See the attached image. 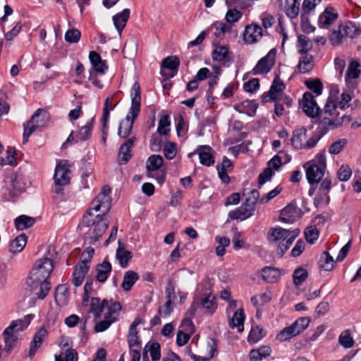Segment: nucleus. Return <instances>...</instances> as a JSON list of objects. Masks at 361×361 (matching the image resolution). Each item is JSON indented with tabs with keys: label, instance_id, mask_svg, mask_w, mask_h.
<instances>
[{
	"label": "nucleus",
	"instance_id": "obj_27",
	"mask_svg": "<svg viewBox=\"0 0 361 361\" xmlns=\"http://www.w3.org/2000/svg\"><path fill=\"white\" fill-rule=\"evenodd\" d=\"M272 350L269 345H262L258 348L250 351L249 359L250 361H262L271 355Z\"/></svg>",
	"mask_w": 361,
	"mask_h": 361
},
{
	"label": "nucleus",
	"instance_id": "obj_56",
	"mask_svg": "<svg viewBox=\"0 0 361 361\" xmlns=\"http://www.w3.org/2000/svg\"><path fill=\"white\" fill-rule=\"evenodd\" d=\"M170 121L168 115H164L159 121L157 133L160 135H166L170 130Z\"/></svg>",
	"mask_w": 361,
	"mask_h": 361
},
{
	"label": "nucleus",
	"instance_id": "obj_3",
	"mask_svg": "<svg viewBox=\"0 0 361 361\" xmlns=\"http://www.w3.org/2000/svg\"><path fill=\"white\" fill-rule=\"evenodd\" d=\"M300 233L299 228L290 230L280 226L271 227L267 231V240L271 244H277L276 255L281 257Z\"/></svg>",
	"mask_w": 361,
	"mask_h": 361
},
{
	"label": "nucleus",
	"instance_id": "obj_7",
	"mask_svg": "<svg viewBox=\"0 0 361 361\" xmlns=\"http://www.w3.org/2000/svg\"><path fill=\"white\" fill-rule=\"evenodd\" d=\"M361 33L360 26L353 22L348 21L340 25L338 30L332 32L330 36V41L332 44H339L343 37H348L354 38L359 36Z\"/></svg>",
	"mask_w": 361,
	"mask_h": 361
},
{
	"label": "nucleus",
	"instance_id": "obj_41",
	"mask_svg": "<svg viewBox=\"0 0 361 361\" xmlns=\"http://www.w3.org/2000/svg\"><path fill=\"white\" fill-rule=\"evenodd\" d=\"M16 331L11 329V327L8 326L4 331V350L7 352H9L11 349L13 347L16 340L17 336L15 334Z\"/></svg>",
	"mask_w": 361,
	"mask_h": 361
},
{
	"label": "nucleus",
	"instance_id": "obj_14",
	"mask_svg": "<svg viewBox=\"0 0 361 361\" xmlns=\"http://www.w3.org/2000/svg\"><path fill=\"white\" fill-rule=\"evenodd\" d=\"M276 51L270 50L268 54L262 58L252 69L253 75H263L269 73L274 65Z\"/></svg>",
	"mask_w": 361,
	"mask_h": 361
},
{
	"label": "nucleus",
	"instance_id": "obj_61",
	"mask_svg": "<svg viewBox=\"0 0 361 361\" xmlns=\"http://www.w3.org/2000/svg\"><path fill=\"white\" fill-rule=\"evenodd\" d=\"M359 63L357 61H352L349 64L346 74H345V80H347L348 78L355 79L359 77L360 71L359 70Z\"/></svg>",
	"mask_w": 361,
	"mask_h": 361
},
{
	"label": "nucleus",
	"instance_id": "obj_33",
	"mask_svg": "<svg viewBox=\"0 0 361 361\" xmlns=\"http://www.w3.org/2000/svg\"><path fill=\"white\" fill-rule=\"evenodd\" d=\"M245 314L242 309L238 310L229 320L228 324L231 329L237 328L238 331L241 333L244 330Z\"/></svg>",
	"mask_w": 361,
	"mask_h": 361
},
{
	"label": "nucleus",
	"instance_id": "obj_24",
	"mask_svg": "<svg viewBox=\"0 0 361 361\" xmlns=\"http://www.w3.org/2000/svg\"><path fill=\"white\" fill-rule=\"evenodd\" d=\"M133 144L134 140L133 138H130L120 147L117 157V161L118 164H126L128 162V161L133 156V153L130 149L133 147Z\"/></svg>",
	"mask_w": 361,
	"mask_h": 361
},
{
	"label": "nucleus",
	"instance_id": "obj_31",
	"mask_svg": "<svg viewBox=\"0 0 361 361\" xmlns=\"http://www.w3.org/2000/svg\"><path fill=\"white\" fill-rule=\"evenodd\" d=\"M298 64V69L300 73H307L314 67L313 56L309 54H302Z\"/></svg>",
	"mask_w": 361,
	"mask_h": 361
},
{
	"label": "nucleus",
	"instance_id": "obj_42",
	"mask_svg": "<svg viewBox=\"0 0 361 361\" xmlns=\"http://www.w3.org/2000/svg\"><path fill=\"white\" fill-rule=\"evenodd\" d=\"M97 279L100 282H104L108 278L109 274L111 271V265L109 262H103L99 264L97 269Z\"/></svg>",
	"mask_w": 361,
	"mask_h": 361
},
{
	"label": "nucleus",
	"instance_id": "obj_6",
	"mask_svg": "<svg viewBox=\"0 0 361 361\" xmlns=\"http://www.w3.org/2000/svg\"><path fill=\"white\" fill-rule=\"evenodd\" d=\"M163 164L162 157L157 154L151 155L146 161L147 176L154 178L160 185L164 184L166 176V171L161 169Z\"/></svg>",
	"mask_w": 361,
	"mask_h": 361
},
{
	"label": "nucleus",
	"instance_id": "obj_46",
	"mask_svg": "<svg viewBox=\"0 0 361 361\" xmlns=\"http://www.w3.org/2000/svg\"><path fill=\"white\" fill-rule=\"evenodd\" d=\"M304 235L306 241L309 244L312 245L317 240L319 235V231L314 226L310 225L305 228Z\"/></svg>",
	"mask_w": 361,
	"mask_h": 361
},
{
	"label": "nucleus",
	"instance_id": "obj_15",
	"mask_svg": "<svg viewBox=\"0 0 361 361\" xmlns=\"http://www.w3.org/2000/svg\"><path fill=\"white\" fill-rule=\"evenodd\" d=\"M300 106L309 117L314 118L319 114L320 109L311 92H306L303 94Z\"/></svg>",
	"mask_w": 361,
	"mask_h": 361
},
{
	"label": "nucleus",
	"instance_id": "obj_4",
	"mask_svg": "<svg viewBox=\"0 0 361 361\" xmlns=\"http://www.w3.org/2000/svg\"><path fill=\"white\" fill-rule=\"evenodd\" d=\"M306 177L310 184L318 183L323 178L326 169V159L324 153L317 156L315 159L304 164Z\"/></svg>",
	"mask_w": 361,
	"mask_h": 361
},
{
	"label": "nucleus",
	"instance_id": "obj_32",
	"mask_svg": "<svg viewBox=\"0 0 361 361\" xmlns=\"http://www.w3.org/2000/svg\"><path fill=\"white\" fill-rule=\"evenodd\" d=\"M306 133L307 130L305 128H297L293 132L291 142L295 149H303Z\"/></svg>",
	"mask_w": 361,
	"mask_h": 361
},
{
	"label": "nucleus",
	"instance_id": "obj_16",
	"mask_svg": "<svg viewBox=\"0 0 361 361\" xmlns=\"http://www.w3.org/2000/svg\"><path fill=\"white\" fill-rule=\"evenodd\" d=\"M285 85L279 76L275 77L268 92L264 94L263 101H277L283 93Z\"/></svg>",
	"mask_w": 361,
	"mask_h": 361
},
{
	"label": "nucleus",
	"instance_id": "obj_63",
	"mask_svg": "<svg viewBox=\"0 0 361 361\" xmlns=\"http://www.w3.org/2000/svg\"><path fill=\"white\" fill-rule=\"evenodd\" d=\"M352 176V170L348 165H342L337 172V176L341 181H347Z\"/></svg>",
	"mask_w": 361,
	"mask_h": 361
},
{
	"label": "nucleus",
	"instance_id": "obj_34",
	"mask_svg": "<svg viewBox=\"0 0 361 361\" xmlns=\"http://www.w3.org/2000/svg\"><path fill=\"white\" fill-rule=\"evenodd\" d=\"M130 16V10L128 8L124 9L121 13H117L113 17L114 25L121 35V31L125 27L126 23Z\"/></svg>",
	"mask_w": 361,
	"mask_h": 361
},
{
	"label": "nucleus",
	"instance_id": "obj_21",
	"mask_svg": "<svg viewBox=\"0 0 361 361\" xmlns=\"http://www.w3.org/2000/svg\"><path fill=\"white\" fill-rule=\"evenodd\" d=\"M194 153L199 155L200 162L201 164L206 166H210L214 164L213 149L209 146H199Z\"/></svg>",
	"mask_w": 361,
	"mask_h": 361
},
{
	"label": "nucleus",
	"instance_id": "obj_25",
	"mask_svg": "<svg viewBox=\"0 0 361 361\" xmlns=\"http://www.w3.org/2000/svg\"><path fill=\"white\" fill-rule=\"evenodd\" d=\"M148 353H149L152 361L159 360L161 358V347L159 343L153 342L146 344L142 353V360L148 357Z\"/></svg>",
	"mask_w": 361,
	"mask_h": 361
},
{
	"label": "nucleus",
	"instance_id": "obj_22",
	"mask_svg": "<svg viewBox=\"0 0 361 361\" xmlns=\"http://www.w3.org/2000/svg\"><path fill=\"white\" fill-rule=\"evenodd\" d=\"M255 211V204H242L236 209L230 212L228 216L232 219L243 221L251 216Z\"/></svg>",
	"mask_w": 361,
	"mask_h": 361
},
{
	"label": "nucleus",
	"instance_id": "obj_40",
	"mask_svg": "<svg viewBox=\"0 0 361 361\" xmlns=\"http://www.w3.org/2000/svg\"><path fill=\"white\" fill-rule=\"evenodd\" d=\"M179 65L180 61L177 56H167L161 62V71H164V69H169L172 72H174L173 73L176 74V72L178 71Z\"/></svg>",
	"mask_w": 361,
	"mask_h": 361
},
{
	"label": "nucleus",
	"instance_id": "obj_29",
	"mask_svg": "<svg viewBox=\"0 0 361 361\" xmlns=\"http://www.w3.org/2000/svg\"><path fill=\"white\" fill-rule=\"evenodd\" d=\"M89 58L94 71L97 73L104 74L107 69L105 61L102 60L99 54L92 51L90 52Z\"/></svg>",
	"mask_w": 361,
	"mask_h": 361
},
{
	"label": "nucleus",
	"instance_id": "obj_47",
	"mask_svg": "<svg viewBox=\"0 0 361 361\" xmlns=\"http://www.w3.org/2000/svg\"><path fill=\"white\" fill-rule=\"evenodd\" d=\"M331 181L329 178H324L322 182L319 187V193L322 196V197L319 200L322 202L323 203H329L330 201V197L328 195V192L331 189Z\"/></svg>",
	"mask_w": 361,
	"mask_h": 361
},
{
	"label": "nucleus",
	"instance_id": "obj_59",
	"mask_svg": "<svg viewBox=\"0 0 361 361\" xmlns=\"http://www.w3.org/2000/svg\"><path fill=\"white\" fill-rule=\"evenodd\" d=\"M67 292L68 289L65 285L57 286L55 291V299L57 303L61 305L66 304Z\"/></svg>",
	"mask_w": 361,
	"mask_h": 361
},
{
	"label": "nucleus",
	"instance_id": "obj_10",
	"mask_svg": "<svg viewBox=\"0 0 361 361\" xmlns=\"http://www.w3.org/2000/svg\"><path fill=\"white\" fill-rule=\"evenodd\" d=\"M71 165L67 160L59 161L55 168L54 180L55 183V191L60 193L61 187L67 185L70 183V172Z\"/></svg>",
	"mask_w": 361,
	"mask_h": 361
},
{
	"label": "nucleus",
	"instance_id": "obj_62",
	"mask_svg": "<svg viewBox=\"0 0 361 361\" xmlns=\"http://www.w3.org/2000/svg\"><path fill=\"white\" fill-rule=\"evenodd\" d=\"M337 108H338V105L336 99L330 96L324 106V113L329 116H333L336 114Z\"/></svg>",
	"mask_w": 361,
	"mask_h": 361
},
{
	"label": "nucleus",
	"instance_id": "obj_26",
	"mask_svg": "<svg viewBox=\"0 0 361 361\" xmlns=\"http://www.w3.org/2000/svg\"><path fill=\"white\" fill-rule=\"evenodd\" d=\"M207 350L208 355L207 356H199L195 354H190V357L192 361H209L217 352V343L216 340L209 338L207 343Z\"/></svg>",
	"mask_w": 361,
	"mask_h": 361
},
{
	"label": "nucleus",
	"instance_id": "obj_28",
	"mask_svg": "<svg viewBox=\"0 0 361 361\" xmlns=\"http://www.w3.org/2000/svg\"><path fill=\"white\" fill-rule=\"evenodd\" d=\"M258 105L255 101L245 100L240 104H235L234 109L240 114H245L253 116L257 111Z\"/></svg>",
	"mask_w": 361,
	"mask_h": 361
},
{
	"label": "nucleus",
	"instance_id": "obj_50",
	"mask_svg": "<svg viewBox=\"0 0 361 361\" xmlns=\"http://www.w3.org/2000/svg\"><path fill=\"white\" fill-rule=\"evenodd\" d=\"M135 283V272L128 271L125 273L121 287L125 291L130 290Z\"/></svg>",
	"mask_w": 361,
	"mask_h": 361
},
{
	"label": "nucleus",
	"instance_id": "obj_35",
	"mask_svg": "<svg viewBox=\"0 0 361 361\" xmlns=\"http://www.w3.org/2000/svg\"><path fill=\"white\" fill-rule=\"evenodd\" d=\"M212 59L216 61H230L231 54L226 46H218L212 51Z\"/></svg>",
	"mask_w": 361,
	"mask_h": 361
},
{
	"label": "nucleus",
	"instance_id": "obj_19",
	"mask_svg": "<svg viewBox=\"0 0 361 361\" xmlns=\"http://www.w3.org/2000/svg\"><path fill=\"white\" fill-rule=\"evenodd\" d=\"M11 186L13 190H10L6 197L7 201H16L18 196L25 190V184L23 183L22 178L18 175L13 173L11 176Z\"/></svg>",
	"mask_w": 361,
	"mask_h": 361
},
{
	"label": "nucleus",
	"instance_id": "obj_45",
	"mask_svg": "<svg viewBox=\"0 0 361 361\" xmlns=\"http://www.w3.org/2000/svg\"><path fill=\"white\" fill-rule=\"evenodd\" d=\"M16 150L13 147H8L6 149V157L3 158L0 157V169L8 164L10 166H16L17 160L15 157Z\"/></svg>",
	"mask_w": 361,
	"mask_h": 361
},
{
	"label": "nucleus",
	"instance_id": "obj_43",
	"mask_svg": "<svg viewBox=\"0 0 361 361\" xmlns=\"http://www.w3.org/2000/svg\"><path fill=\"white\" fill-rule=\"evenodd\" d=\"M33 317L32 314L25 315L23 319L13 321L8 326L16 332L22 331L28 326Z\"/></svg>",
	"mask_w": 361,
	"mask_h": 361
},
{
	"label": "nucleus",
	"instance_id": "obj_53",
	"mask_svg": "<svg viewBox=\"0 0 361 361\" xmlns=\"http://www.w3.org/2000/svg\"><path fill=\"white\" fill-rule=\"evenodd\" d=\"M339 343L345 348H350L354 345V340L350 336L349 330L342 331L338 338Z\"/></svg>",
	"mask_w": 361,
	"mask_h": 361
},
{
	"label": "nucleus",
	"instance_id": "obj_2",
	"mask_svg": "<svg viewBox=\"0 0 361 361\" xmlns=\"http://www.w3.org/2000/svg\"><path fill=\"white\" fill-rule=\"evenodd\" d=\"M121 310V305L119 302L112 300H103L100 301L98 298H92L90 301V311L96 318L104 314V319L96 323L94 331L103 332L115 322Z\"/></svg>",
	"mask_w": 361,
	"mask_h": 361
},
{
	"label": "nucleus",
	"instance_id": "obj_9",
	"mask_svg": "<svg viewBox=\"0 0 361 361\" xmlns=\"http://www.w3.org/2000/svg\"><path fill=\"white\" fill-rule=\"evenodd\" d=\"M200 288V307L204 310L205 313L212 314L217 307L215 296L211 291L212 283L209 281H204L199 286L198 288Z\"/></svg>",
	"mask_w": 361,
	"mask_h": 361
},
{
	"label": "nucleus",
	"instance_id": "obj_57",
	"mask_svg": "<svg viewBox=\"0 0 361 361\" xmlns=\"http://www.w3.org/2000/svg\"><path fill=\"white\" fill-rule=\"evenodd\" d=\"M298 52L300 54H307L311 49L312 43L310 39L305 35H300L298 37Z\"/></svg>",
	"mask_w": 361,
	"mask_h": 361
},
{
	"label": "nucleus",
	"instance_id": "obj_58",
	"mask_svg": "<svg viewBox=\"0 0 361 361\" xmlns=\"http://www.w3.org/2000/svg\"><path fill=\"white\" fill-rule=\"evenodd\" d=\"M111 192V188L108 185H104L102 187L101 192L96 197L94 200L97 203H109L112 200L110 197Z\"/></svg>",
	"mask_w": 361,
	"mask_h": 361
},
{
	"label": "nucleus",
	"instance_id": "obj_55",
	"mask_svg": "<svg viewBox=\"0 0 361 361\" xmlns=\"http://www.w3.org/2000/svg\"><path fill=\"white\" fill-rule=\"evenodd\" d=\"M264 336V334L263 333L262 328L257 326L252 328L248 335L247 341L250 343H256L259 341Z\"/></svg>",
	"mask_w": 361,
	"mask_h": 361
},
{
	"label": "nucleus",
	"instance_id": "obj_13",
	"mask_svg": "<svg viewBox=\"0 0 361 361\" xmlns=\"http://www.w3.org/2000/svg\"><path fill=\"white\" fill-rule=\"evenodd\" d=\"M110 210V204H94L84 216L83 224H92L93 221L106 219L104 216Z\"/></svg>",
	"mask_w": 361,
	"mask_h": 361
},
{
	"label": "nucleus",
	"instance_id": "obj_60",
	"mask_svg": "<svg viewBox=\"0 0 361 361\" xmlns=\"http://www.w3.org/2000/svg\"><path fill=\"white\" fill-rule=\"evenodd\" d=\"M243 197L245 203H257L259 198V192L256 189L245 190Z\"/></svg>",
	"mask_w": 361,
	"mask_h": 361
},
{
	"label": "nucleus",
	"instance_id": "obj_54",
	"mask_svg": "<svg viewBox=\"0 0 361 361\" xmlns=\"http://www.w3.org/2000/svg\"><path fill=\"white\" fill-rule=\"evenodd\" d=\"M135 328V321L133 322L130 325L129 338H128V343L130 348V354L131 355V361H135V333H134V329Z\"/></svg>",
	"mask_w": 361,
	"mask_h": 361
},
{
	"label": "nucleus",
	"instance_id": "obj_5",
	"mask_svg": "<svg viewBox=\"0 0 361 361\" xmlns=\"http://www.w3.org/2000/svg\"><path fill=\"white\" fill-rule=\"evenodd\" d=\"M49 119V114L44 109H37L31 118L24 125V132L23 135V143L25 144L28 141L29 137L39 128L46 126Z\"/></svg>",
	"mask_w": 361,
	"mask_h": 361
},
{
	"label": "nucleus",
	"instance_id": "obj_8",
	"mask_svg": "<svg viewBox=\"0 0 361 361\" xmlns=\"http://www.w3.org/2000/svg\"><path fill=\"white\" fill-rule=\"evenodd\" d=\"M310 319L300 317L295 320L290 326L283 329L276 336V339L281 342L286 341L300 334L309 326Z\"/></svg>",
	"mask_w": 361,
	"mask_h": 361
},
{
	"label": "nucleus",
	"instance_id": "obj_44",
	"mask_svg": "<svg viewBox=\"0 0 361 361\" xmlns=\"http://www.w3.org/2000/svg\"><path fill=\"white\" fill-rule=\"evenodd\" d=\"M286 13L290 18L298 16L300 8V0H286Z\"/></svg>",
	"mask_w": 361,
	"mask_h": 361
},
{
	"label": "nucleus",
	"instance_id": "obj_12",
	"mask_svg": "<svg viewBox=\"0 0 361 361\" xmlns=\"http://www.w3.org/2000/svg\"><path fill=\"white\" fill-rule=\"evenodd\" d=\"M301 206L303 208H299L297 204H287L280 212L279 221L291 224L300 219L308 210L303 204Z\"/></svg>",
	"mask_w": 361,
	"mask_h": 361
},
{
	"label": "nucleus",
	"instance_id": "obj_1",
	"mask_svg": "<svg viewBox=\"0 0 361 361\" xmlns=\"http://www.w3.org/2000/svg\"><path fill=\"white\" fill-rule=\"evenodd\" d=\"M53 268L52 261L49 258L43 257L36 261L30 272L26 283L38 299L43 300L51 289L48 279Z\"/></svg>",
	"mask_w": 361,
	"mask_h": 361
},
{
	"label": "nucleus",
	"instance_id": "obj_30",
	"mask_svg": "<svg viewBox=\"0 0 361 361\" xmlns=\"http://www.w3.org/2000/svg\"><path fill=\"white\" fill-rule=\"evenodd\" d=\"M47 334V331L44 328H40L35 334L29 350L30 357H32L36 353L37 349L41 346L43 339Z\"/></svg>",
	"mask_w": 361,
	"mask_h": 361
},
{
	"label": "nucleus",
	"instance_id": "obj_52",
	"mask_svg": "<svg viewBox=\"0 0 361 361\" xmlns=\"http://www.w3.org/2000/svg\"><path fill=\"white\" fill-rule=\"evenodd\" d=\"M320 267L325 271H331L334 267V260L327 252H324L320 258Z\"/></svg>",
	"mask_w": 361,
	"mask_h": 361
},
{
	"label": "nucleus",
	"instance_id": "obj_20",
	"mask_svg": "<svg viewBox=\"0 0 361 361\" xmlns=\"http://www.w3.org/2000/svg\"><path fill=\"white\" fill-rule=\"evenodd\" d=\"M283 274V271L280 269L274 267H264L261 270L260 276L264 281L275 283L280 280Z\"/></svg>",
	"mask_w": 361,
	"mask_h": 361
},
{
	"label": "nucleus",
	"instance_id": "obj_11",
	"mask_svg": "<svg viewBox=\"0 0 361 361\" xmlns=\"http://www.w3.org/2000/svg\"><path fill=\"white\" fill-rule=\"evenodd\" d=\"M135 85H134L131 90V108L129 114L126 116L119 125L118 135L122 138H126L129 136L133 126V122L135 118V95L133 94V90Z\"/></svg>",
	"mask_w": 361,
	"mask_h": 361
},
{
	"label": "nucleus",
	"instance_id": "obj_64",
	"mask_svg": "<svg viewBox=\"0 0 361 361\" xmlns=\"http://www.w3.org/2000/svg\"><path fill=\"white\" fill-rule=\"evenodd\" d=\"M164 154L166 159H173L177 153L176 145L173 142H168L164 146Z\"/></svg>",
	"mask_w": 361,
	"mask_h": 361
},
{
	"label": "nucleus",
	"instance_id": "obj_48",
	"mask_svg": "<svg viewBox=\"0 0 361 361\" xmlns=\"http://www.w3.org/2000/svg\"><path fill=\"white\" fill-rule=\"evenodd\" d=\"M215 240L219 244L216 247V254L219 257H222L225 254L226 247L230 245V239L225 236H216Z\"/></svg>",
	"mask_w": 361,
	"mask_h": 361
},
{
	"label": "nucleus",
	"instance_id": "obj_38",
	"mask_svg": "<svg viewBox=\"0 0 361 361\" xmlns=\"http://www.w3.org/2000/svg\"><path fill=\"white\" fill-rule=\"evenodd\" d=\"M35 223V219L26 215H20L14 220L15 226L18 231H23L32 227Z\"/></svg>",
	"mask_w": 361,
	"mask_h": 361
},
{
	"label": "nucleus",
	"instance_id": "obj_18",
	"mask_svg": "<svg viewBox=\"0 0 361 361\" xmlns=\"http://www.w3.org/2000/svg\"><path fill=\"white\" fill-rule=\"evenodd\" d=\"M89 227L88 233L91 238L96 241L100 238L108 228V221L106 219L93 221L92 224H85Z\"/></svg>",
	"mask_w": 361,
	"mask_h": 361
},
{
	"label": "nucleus",
	"instance_id": "obj_51",
	"mask_svg": "<svg viewBox=\"0 0 361 361\" xmlns=\"http://www.w3.org/2000/svg\"><path fill=\"white\" fill-rule=\"evenodd\" d=\"M55 361H78V353L75 350L68 348L60 355H56Z\"/></svg>",
	"mask_w": 361,
	"mask_h": 361
},
{
	"label": "nucleus",
	"instance_id": "obj_37",
	"mask_svg": "<svg viewBox=\"0 0 361 361\" xmlns=\"http://www.w3.org/2000/svg\"><path fill=\"white\" fill-rule=\"evenodd\" d=\"M27 238L25 234H20L13 239L9 244V250L12 253H18L23 251L26 245Z\"/></svg>",
	"mask_w": 361,
	"mask_h": 361
},
{
	"label": "nucleus",
	"instance_id": "obj_49",
	"mask_svg": "<svg viewBox=\"0 0 361 361\" xmlns=\"http://www.w3.org/2000/svg\"><path fill=\"white\" fill-rule=\"evenodd\" d=\"M307 271L302 267L297 268L293 274V281L295 286H300L307 278Z\"/></svg>",
	"mask_w": 361,
	"mask_h": 361
},
{
	"label": "nucleus",
	"instance_id": "obj_23",
	"mask_svg": "<svg viewBox=\"0 0 361 361\" xmlns=\"http://www.w3.org/2000/svg\"><path fill=\"white\" fill-rule=\"evenodd\" d=\"M92 130V123L90 122L87 125L81 127L78 131L72 132L68 137L67 138L66 142L63 144V145L67 143L71 142L72 140H75L76 142L79 141H85L90 138Z\"/></svg>",
	"mask_w": 361,
	"mask_h": 361
},
{
	"label": "nucleus",
	"instance_id": "obj_36",
	"mask_svg": "<svg viewBox=\"0 0 361 361\" xmlns=\"http://www.w3.org/2000/svg\"><path fill=\"white\" fill-rule=\"evenodd\" d=\"M337 18V15L333 12L326 9L319 17L318 25L321 28H325L331 25Z\"/></svg>",
	"mask_w": 361,
	"mask_h": 361
},
{
	"label": "nucleus",
	"instance_id": "obj_17",
	"mask_svg": "<svg viewBox=\"0 0 361 361\" xmlns=\"http://www.w3.org/2000/svg\"><path fill=\"white\" fill-rule=\"evenodd\" d=\"M243 35L246 43L254 44L262 37L263 30L259 25L252 23L245 26Z\"/></svg>",
	"mask_w": 361,
	"mask_h": 361
},
{
	"label": "nucleus",
	"instance_id": "obj_39",
	"mask_svg": "<svg viewBox=\"0 0 361 361\" xmlns=\"http://www.w3.org/2000/svg\"><path fill=\"white\" fill-rule=\"evenodd\" d=\"M133 253L123 247H121V243H119V246L116 250V257L118 260L120 265L125 268L128 266V262L133 258Z\"/></svg>",
	"mask_w": 361,
	"mask_h": 361
}]
</instances>
